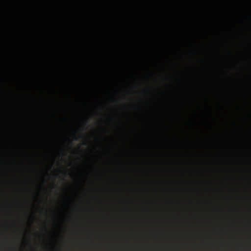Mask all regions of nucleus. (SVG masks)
<instances>
[{
  "label": "nucleus",
  "instance_id": "2",
  "mask_svg": "<svg viewBox=\"0 0 251 251\" xmlns=\"http://www.w3.org/2000/svg\"><path fill=\"white\" fill-rule=\"evenodd\" d=\"M138 102H141V100H138Z\"/></svg>",
  "mask_w": 251,
  "mask_h": 251
},
{
  "label": "nucleus",
  "instance_id": "1",
  "mask_svg": "<svg viewBox=\"0 0 251 251\" xmlns=\"http://www.w3.org/2000/svg\"><path fill=\"white\" fill-rule=\"evenodd\" d=\"M78 139H79L78 138L76 137V138H75V140L76 141H77V140H78Z\"/></svg>",
  "mask_w": 251,
  "mask_h": 251
},
{
  "label": "nucleus",
  "instance_id": "3",
  "mask_svg": "<svg viewBox=\"0 0 251 251\" xmlns=\"http://www.w3.org/2000/svg\"><path fill=\"white\" fill-rule=\"evenodd\" d=\"M86 144H87L86 143H84V145H86Z\"/></svg>",
  "mask_w": 251,
  "mask_h": 251
}]
</instances>
